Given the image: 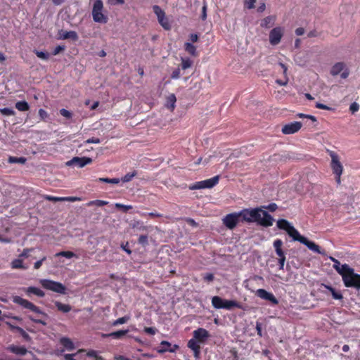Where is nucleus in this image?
Here are the masks:
<instances>
[{"label": "nucleus", "instance_id": "473e14b6", "mask_svg": "<svg viewBox=\"0 0 360 360\" xmlns=\"http://www.w3.org/2000/svg\"><path fill=\"white\" fill-rule=\"evenodd\" d=\"M55 305L58 311L64 313H68L71 310V306L69 304H63L60 302H55Z\"/></svg>", "mask_w": 360, "mask_h": 360}, {"label": "nucleus", "instance_id": "7c9ffc66", "mask_svg": "<svg viewBox=\"0 0 360 360\" xmlns=\"http://www.w3.org/2000/svg\"><path fill=\"white\" fill-rule=\"evenodd\" d=\"M15 108L19 111L25 112V111L29 110L30 105L27 101H18L15 103Z\"/></svg>", "mask_w": 360, "mask_h": 360}, {"label": "nucleus", "instance_id": "e433bc0d", "mask_svg": "<svg viewBox=\"0 0 360 360\" xmlns=\"http://www.w3.org/2000/svg\"><path fill=\"white\" fill-rule=\"evenodd\" d=\"M60 256L65 257L68 259H70L72 257H76V258L78 257L73 252H71V251H61V252L56 254V257H60Z\"/></svg>", "mask_w": 360, "mask_h": 360}, {"label": "nucleus", "instance_id": "58836bf2", "mask_svg": "<svg viewBox=\"0 0 360 360\" xmlns=\"http://www.w3.org/2000/svg\"><path fill=\"white\" fill-rule=\"evenodd\" d=\"M153 12L156 15L158 20L165 15V11L158 6H154L153 7Z\"/></svg>", "mask_w": 360, "mask_h": 360}, {"label": "nucleus", "instance_id": "13d9d810", "mask_svg": "<svg viewBox=\"0 0 360 360\" xmlns=\"http://www.w3.org/2000/svg\"><path fill=\"white\" fill-rule=\"evenodd\" d=\"M359 109V105L354 102L352 103L349 106V110L352 112V113H354L355 112L358 111Z\"/></svg>", "mask_w": 360, "mask_h": 360}, {"label": "nucleus", "instance_id": "4be33fe9", "mask_svg": "<svg viewBox=\"0 0 360 360\" xmlns=\"http://www.w3.org/2000/svg\"><path fill=\"white\" fill-rule=\"evenodd\" d=\"M276 20V15H269L262 20L260 26L264 28H270L274 25Z\"/></svg>", "mask_w": 360, "mask_h": 360}, {"label": "nucleus", "instance_id": "c85d7f7f", "mask_svg": "<svg viewBox=\"0 0 360 360\" xmlns=\"http://www.w3.org/2000/svg\"><path fill=\"white\" fill-rule=\"evenodd\" d=\"M354 271L353 269L349 266V265L345 264L340 266V269H337V271L342 276V279H344V276L349 275Z\"/></svg>", "mask_w": 360, "mask_h": 360}, {"label": "nucleus", "instance_id": "2f4dec72", "mask_svg": "<svg viewBox=\"0 0 360 360\" xmlns=\"http://www.w3.org/2000/svg\"><path fill=\"white\" fill-rule=\"evenodd\" d=\"M11 267L13 269H27V266L23 264V261L20 257L15 259L11 262Z\"/></svg>", "mask_w": 360, "mask_h": 360}, {"label": "nucleus", "instance_id": "9d476101", "mask_svg": "<svg viewBox=\"0 0 360 360\" xmlns=\"http://www.w3.org/2000/svg\"><path fill=\"white\" fill-rule=\"evenodd\" d=\"M342 281L345 285L347 288L360 289V274H355L354 271L349 275L344 276Z\"/></svg>", "mask_w": 360, "mask_h": 360}, {"label": "nucleus", "instance_id": "b1692460", "mask_svg": "<svg viewBox=\"0 0 360 360\" xmlns=\"http://www.w3.org/2000/svg\"><path fill=\"white\" fill-rule=\"evenodd\" d=\"M195 339L192 338L188 342V347L194 352V356H198L200 352V346Z\"/></svg>", "mask_w": 360, "mask_h": 360}, {"label": "nucleus", "instance_id": "0e129e2a", "mask_svg": "<svg viewBox=\"0 0 360 360\" xmlns=\"http://www.w3.org/2000/svg\"><path fill=\"white\" fill-rule=\"evenodd\" d=\"M203 278L205 281H206L207 282H211L214 280V276L213 274L207 273L203 276Z\"/></svg>", "mask_w": 360, "mask_h": 360}, {"label": "nucleus", "instance_id": "a18cd8bd", "mask_svg": "<svg viewBox=\"0 0 360 360\" xmlns=\"http://www.w3.org/2000/svg\"><path fill=\"white\" fill-rule=\"evenodd\" d=\"M86 356L89 357L94 358L95 360H104V359L101 356H99L98 354L97 351L93 349L88 351L86 353Z\"/></svg>", "mask_w": 360, "mask_h": 360}, {"label": "nucleus", "instance_id": "0eeeda50", "mask_svg": "<svg viewBox=\"0 0 360 360\" xmlns=\"http://www.w3.org/2000/svg\"><path fill=\"white\" fill-rule=\"evenodd\" d=\"M40 283L46 290L63 295L65 294V287L61 283L49 279H42L40 281Z\"/></svg>", "mask_w": 360, "mask_h": 360}, {"label": "nucleus", "instance_id": "393cba45", "mask_svg": "<svg viewBox=\"0 0 360 360\" xmlns=\"http://www.w3.org/2000/svg\"><path fill=\"white\" fill-rule=\"evenodd\" d=\"M273 246L278 257H283L285 256V254L282 248L283 241L281 239H276L274 241Z\"/></svg>", "mask_w": 360, "mask_h": 360}, {"label": "nucleus", "instance_id": "f3484780", "mask_svg": "<svg viewBox=\"0 0 360 360\" xmlns=\"http://www.w3.org/2000/svg\"><path fill=\"white\" fill-rule=\"evenodd\" d=\"M257 222L264 227H269L273 225L274 218L267 212L262 210L260 219Z\"/></svg>", "mask_w": 360, "mask_h": 360}, {"label": "nucleus", "instance_id": "774afa93", "mask_svg": "<svg viewBox=\"0 0 360 360\" xmlns=\"http://www.w3.org/2000/svg\"><path fill=\"white\" fill-rule=\"evenodd\" d=\"M278 206L276 203L272 202L270 203L267 207L266 209H268L270 212H274L277 210Z\"/></svg>", "mask_w": 360, "mask_h": 360}, {"label": "nucleus", "instance_id": "6e6552de", "mask_svg": "<svg viewBox=\"0 0 360 360\" xmlns=\"http://www.w3.org/2000/svg\"><path fill=\"white\" fill-rule=\"evenodd\" d=\"M327 152L331 158L330 167L333 173L334 174H342L343 166L340 161L339 155L333 150H328Z\"/></svg>", "mask_w": 360, "mask_h": 360}, {"label": "nucleus", "instance_id": "680f3d73", "mask_svg": "<svg viewBox=\"0 0 360 360\" xmlns=\"http://www.w3.org/2000/svg\"><path fill=\"white\" fill-rule=\"evenodd\" d=\"M180 75H181L180 74V69L179 68H176V69H175L172 72V73L171 75V77H172V79H178V78L180 77Z\"/></svg>", "mask_w": 360, "mask_h": 360}, {"label": "nucleus", "instance_id": "9b49d317", "mask_svg": "<svg viewBox=\"0 0 360 360\" xmlns=\"http://www.w3.org/2000/svg\"><path fill=\"white\" fill-rule=\"evenodd\" d=\"M342 72L340 77L342 79H346L349 75V70L346 67V65L343 62H338L335 63L330 71V73L333 76H337Z\"/></svg>", "mask_w": 360, "mask_h": 360}, {"label": "nucleus", "instance_id": "423d86ee", "mask_svg": "<svg viewBox=\"0 0 360 360\" xmlns=\"http://www.w3.org/2000/svg\"><path fill=\"white\" fill-rule=\"evenodd\" d=\"M219 181V176L217 175L212 178L195 182L194 184L189 186L190 190H198L204 188H212L215 186Z\"/></svg>", "mask_w": 360, "mask_h": 360}, {"label": "nucleus", "instance_id": "f8f14e48", "mask_svg": "<svg viewBox=\"0 0 360 360\" xmlns=\"http://www.w3.org/2000/svg\"><path fill=\"white\" fill-rule=\"evenodd\" d=\"M284 34V29L281 27H276L273 28L269 35V43L276 46L281 42V40Z\"/></svg>", "mask_w": 360, "mask_h": 360}, {"label": "nucleus", "instance_id": "69168bd1", "mask_svg": "<svg viewBox=\"0 0 360 360\" xmlns=\"http://www.w3.org/2000/svg\"><path fill=\"white\" fill-rule=\"evenodd\" d=\"M38 113H39V117L42 120H45L48 117L47 112L44 109H41V108L39 109Z\"/></svg>", "mask_w": 360, "mask_h": 360}, {"label": "nucleus", "instance_id": "f257e3e1", "mask_svg": "<svg viewBox=\"0 0 360 360\" xmlns=\"http://www.w3.org/2000/svg\"><path fill=\"white\" fill-rule=\"evenodd\" d=\"M92 18L94 22L102 24L108 22V17L103 12V1H95L92 9Z\"/></svg>", "mask_w": 360, "mask_h": 360}, {"label": "nucleus", "instance_id": "2eb2a0df", "mask_svg": "<svg viewBox=\"0 0 360 360\" xmlns=\"http://www.w3.org/2000/svg\"><path fill=\"white\" fill-rule=\"evenodd\" d=\"M302 127L300 122H294L284 125L281 131L283 134H292L300 131Z\"/></svg>", "mask_w": 360, "mask_h": 360}, {"label": "nucleus", "instance_id": "4d7b16f0", "mask_svg": "<svg viewBox=\"0 0 360 360\" xmlns=\"http://www.w3.org/2000/svg\"><path fill=\"white\" fill-rule=\"evenodd\" d=\"M28 318L34 323H40L43 326H46V322L42 319H36V318H34L32 317V316H29Z\"/></svg>", "mask_w": 360, "mask_h": 360}, {"label": "nucleus", "instance_id": "ddd939ff", "mask_svg": "<svg viewBox=\"0 0 360 360\" xmlns=\"http://www.w3.org/2000/svg\"><path fill=\"white\" fill-rule=\"evenodd\" d=\"M93 162L92 159L89 157H74L72 160L67 162V165H75L79 168H82L86 165L91 164Z\"/></svg>", "mask_w": 360, "mask_h": 360}, {"label": "nucleus", "instance_id": "a19ab883", "mask_svg": "<svg viewBox=\"0 0 360 360\" xmlns=\"http://www.w3.org/2000/svg\"><path fill=\"white\" fill-rule=\"evenodd\" d=\"M99 182H105L108 184H117L120 182V179L118 178H99L98 180Z\"/></svg>", "mask_w": 360, "mask_h": 360}, {"label": "nucleus", "instance_id": "49530a36", "mask_svg": "<svg viewBox=\"0 0 360 360\" xmlns=\"http://www.w3.org/2000/svg\"><path fill=\"white\" fill-rule=\"evenodd\" d=\"M84 349H79L76 353L74 354H66L64 355L65 360H76L74 357L76 356L79 353L84 352Z\"/></svg>", "mask_w": 360, "mask_h": 360}, {"label": "nucleus", "instance_id": "bf43d9fd", "mask_svg": "<svg viewBox=\"0 0 360 360\" xmlns=\"http://www.w3.org/2000/svg\"><path fill=\"white\" fill-rule=\"evenodd\" d=\"M144 331L145 333H146L147 334H149V335H155L157 332V329L155 328H153V327H146L144 328Z\"/></svg>", "mask_w": 360, "mask_h": 360}, {"label": "nucleus", "instance_id": "de8ad7c7", "mask_svg": "<svg viewBox=\"0 0 360 360\" xmlns=\"http://www.w3.org/2000/svg\"><path fill=\"white\" fill-rule=\"evenodd\" d=\"M138 243L143 246L148 245V238L147 235H141L138 239Z\"/></svg>", "mask_w": 360, "mask_h": 360}, {"label": "nucleus", "instance_id": "7ed1b4c3", "mask_svg": "<svg viewBox=\"0 0 360 360\" xmlns=\"http://www.w3.org/2000/svg\"><path fill=\"white\" fill-rule=\"evenodd\" d=\"M13 302L15 304H18L22 307L25 309H30V311L37 314H40L44 317H47V314L42 311L39 307L34 305L32 302L22 298L20 296H14L13 298Z\"/></svg>", "mask_w": 360, "mask_h": 360}, {"label": "nucleus", "instance_id": "c03bdc74", "mask_svg": "<svg viewBox=\"0 0 360 360\" xmlns=\"http://www.w3.org/2000/svg\"><path fill=\"white\" fill-rule=\"evenodd\" d=\"M129 320V316H124L120 317L113 321L112 326H116L117 325L124 324V323H127Z\"/></svg>", "mask_w": 360, "mask_h": 360}, {"label": "nucleus", "instance_id": "cd10ccee", "mask_svg": "<svg viewBox=\"0 0 360 360\" xmlns=\"http://www.w3.org/2000/svg\"><path fill=\"white\" fill-rule=\"evenodd\" d=\"M184 49L188 54H190L192 56L195 57L198 56L196 47L192 43L186 42L184 44Z\"/></svg>", "mask_w": 360, "mask_h": 360}, {"label": "nucleus", "instance_id": "c9c22d12", "mask_svg": "<svg viewBox=\"0 0 360 360\" xmlns=\"http://www.w3.org/2000/svg\"><path fill=\"white\" fill-rule=\"evenodd\" d=\"M136 175H137V172L136 170H134L132 172H129V173L126 174L123 177H122L120 181H122L123 183L129 182Z\"/></svg>", "mask_w": 360, "mask_h": 360}, {"label": "nucleus", "instance_id": "c756f323", "mask_svg": "<svg viewBox=\"0 0 360 360\" xmlns=\"http://www.w3.org/2000/svg\"><path fill=\"white\" fill-rule=\"evenodd\" d=\"M60 38L63 39H70L73 41H77L78 39V35L75 31H66L61 35Z\"/></svg>", "mask_w": 360, "mask_h": 360}, {"label": "nucleus", "instance_id": "052dcab7", "mask_svg": "<svg viewBox=\"0 0 360 360\" xmlns=\"http://www.w3.org/2000/svg\"><path fill=\"white\" fill-rule=\"evenodd\" d=\"M46 259V257H43L40 260L37 261L34 264V268L35 269H39L41 266L43 262H44Z\"/></svg>", "mask_w": 360, "mask_h": 360}, {"label": "nucleus", "instance_id": "79ce46f5", "mask_svg": "<svg viewBox=\"0 0 360 360\" xmlns=\"http://www.w3.org/2000/svg\"><path fill=\"white\" fill-rule=\"evenodd\" d=\"M34 53L36 56L43 60H48L49 58L50 54L48 52H44L38 50H34Z\"/></svg>", "mask_w": 360, "mask_h": 360}, {"label": "nucleus", "instance_id": "6e6d98bb", "mask_svg": "<svg viewBox=\"0 0 360 360\" xmlns=\"http://www.w3.org/2000/svg\"><path fill=\"white\" fill-rule=\"evenodd\" d=\"M60 114L68 119L72 117V113L69 110L64 108L60 110Z\"/></svg>", "mask_w": 360, "mask_h": 360}, {"label": "nucleus", "instance_id": "1a4fd4ad", "mask_svg": "<svg viewBox=\"0 0 360 360\" xmlns=\"http://www.w3.org/2000/svg\"><path fill=\"white\" fill-rule=\"evenodd\" d=\"M224 226L230 230L236 227L238 224L241 221L239 212H233L226 214L222 219Z\"/></svg>", "mask_w": 360, "mask_h": 360}, {"label": "nucleus", "instance_id": "603ef678", "mask_svg": "<svg viewBox=\"0 0 360 360\" xmlns=\"http://www.w3.org/2000/svg\"><path fill=\"white\" fill-rule=\"evenodd\" d=\"M34 248H25L22 252L19 255L20 258H27L30 256V252L33 251Z\"/></svg>", "mask_w": 360, "mask_h": 360}, {"label": "nucleus", "instance_id": "4c0bfd02", "mask_svg": "<svg viewBox=\"0 0 360 360\" xmlns=\"http://www.w3.org/2000/svg\"><path fill=\"white\" fill-rule=\"evenodd\" d=\"M129 332L128 330H120L111 333V338L114 339H121Z\"/></svg>", "mask_w": 360, "mask_h": 360}, {"label": "nucleus", "instance_id": "dca6fc26", "mask_svg": "<svg viewBox=\"0 0 360 360\" xmlns=\"http://www.w3.org/2000/svg\"><path fill=\"white\" fill-rule=\"evenodd\" d=\"M295 241H299L300 243L305 245L309 250L314 252L322 254L320 247L318 245L312 241L309 240L307 238L301 236L300 234Z\"/></svg>", "mask_w": 360, "mask_h": 360}, {"label": "nucleus", "instance_id": "09e8293b", "mask_svg": "<svg viewBox=\"0 0 360 360\" xmlns=\"http://www.w3.org/2000/svg\"><path fill=\"white\" fill-rule=\"evenodd\" d=\"M132 227L139 231H146L148 229L147 226H144L143 224L141 221L134 222L132 225Z\"/></svg>", "mask_w": 360, "mask_h": 360}, {"label": "nucleus", "instance_id": "6ab92c4d", "mask_svg": "<svg viewBox=\"0 0 360 360\" xmlns=\"http://www.w3.org/2000/svg\"><path fill=\"white\" fill-rule=\"evenodd\" d=\"M45 199H46L49 201H52V202H63V201L76 202V201L82 200L81 198L75 197V196L56 197V196H52V195H46Z\"/></svg>", "mask_w": 360, "mask_h": 360}, {"label": "nucleus", "instance_id": "412c9836", "mask_svg": "<svg viewBox=\"0 0 360 360\" xmlns=\"http://www.w3.org/2000/svg\"><path fill=\"white\" fill-rule=\"evenodd\" d=\"M321 287L324 288L326 290H321V292H323L326 295H328V291L331 293V295L333 299L335 300H342L343 298V296L342 293L340 291L335 290V288L331 287L330 285H328L326 284H321Z\"/></svg>", "mask_w": 360, "mask_h": 360}, {"label": "nucleus", "instance_id": "a878e982", "mask_svg": "<svg viewBox=\"0 0 360 360\" xmlns=\"http://www.w3.org/2000/svg\"><path fill=\"white\" fill-rule=\"evenodd\" d=\"M60 343L67 349L68 351H72L75 347L73 342L66 337H63L60 339Z\"/></svg>", "mask_w": 360, "mask_h": 360}, {"label": "nucleus", "instance_id": "39448f33", "mask_svg": "<svg viewBox=\"0 0 360 360\" xmlns=\"http://www.w3.org/2000/svg\"><path fill=\"white\" fill-rule=\"evenodd\" d=\"M276 225L279 229L285 231L294 241L297 239V237L300 234L299 231L286 219H278L276 222Z\"/></svg>", "mask_w": 360, "mask_h": 360}, {"label": "nucleus", "instance_id": "e2e57ef3", "mask_svg": "<svg viewBox=\"0 0 360 360\" xmlns=\"http://www.w3.org/2000/svg\"><path fill=\"white\" fill-rule=\"evenodd\" d=\"M128 245H129V243L128 242H127L126 243H122L121 244V248L128 255H131V250L129 248Z\"/></svg>", "mask_w": 360, "mask_h": 360}, {"label": "nucleus", "instance_id": "37998d69", "mask_svg": "<svg viewBox=\"0 0 360 360\" xmlns=\"http://www.w3.org/2000/svg\"><path fill=\"white\" fill-rule=\"evenodd\" d=\"M108 202L107 201L101 200H95L90 201L87 203V206H93L96 205L98 207H102L107 205Z\"/></svg>", "mask_w": 360, "mask_h": 360}, {"label": "nucleus", "instance_id": "5701e85b", "mask_svg": "<svg viewBox=\"0 0 360 360\" xmlns=\"http://www.w3.org/2000/svg\"><path fill=\"white\" fill-rule=\"evenodd\" d=\"M161 348L158 350V353L162 354L166 352H174L176 349L178 348L177 345L174 346V349L171 348V343L166 340H162L160 342Z\"/></svg>", "mask_w": 360, "mask_h": 360}, {"label": "nucleus", "instance_id": "f03ea898", "mask_svg": "<svg viewBox=\"0 0 360 360\" xmlns=\"http://www.w3.org/2000/svg\"><path fill=\"white\" fill-rule=\"evenodd\" d=\"M239 212L241 221L253 222L260 219V213L262 209L254 208V209H244Z\"/></svg>", "mask_w": 360, "mask_h": 360}, {"label": "nucleus", "instance_id": "bb28decb", "mask_svg": "<svg viewBox=\"0 0 360 360\" xmlns=\"http://www.w3.org/2000/svg\"><path fill=\"white\" fill-rule=\"evenodd\" d=\"M25 292L27 295L34 294L39 297H44L45 296L44 292L37 287H28L26 288Z\"/></svg>", "mask_w": 360, "mask_h": 360}, {"label": "nucleus", "instance_id": "f704fd0d", "mask_svg": "<svg viewBox=\"0 0 360 360\" xmlns=\"http://www.w3.org/2000/svg\"><path fill=\"white\" fill-rule=\"evenodd\" d=\"M181 67L182 70H186L193 65V60L188 58H181Z\"/></svg>", "mask_w": 360, "mask_h": 360}, {"label": "nucleus", "instance_id": "3c124183", "mask_svg": "<svg viewBox=\"0 0 360 360\" xmlns=\"http://www.w3.org/2000/svg\"><path fill=\"white\" fill-rule=\"evenodd\" d=\"M0 110L3 115H7V116L13 115L15 114L14 110L9 108H4L1 109Z\"/></svg>", "mask_w": 360, "mask_h": 360}, {"label": "nucleus", "instance_id": "a211bd4d", "mask_svg": "<svg viewBox=\"0 0 360 360\" xmlns=\"http://www.w3.org/2000/svg\"><path fill=\"white\" fill-rule=\"evenodd\" d=\"M193 338L199 342L203 343L209 338V332L202 328H199L195 330L193 333Z\"/></svg>", "mask_w": 360, "mask_h": 360}, {"label": "nucleus", "instance_id": "338daca9", "mask_svg": "<svg viewBox=\"0 0 360 360\" xmlns=\"http://www.w3.org/2000/svg\"><path fill=\"white\" fill-rule=\"evenodd\" d=\"M65 50V46H57L54 49H53V55H57L58 54L60 51Z\"/></svg>", "mask_w": 360, "mask_h": 360}, {"label": "nucleus", "instance_id": "5fc2aeb1", "mask_svg": "<svg viewBox=\"0 0 360 360\" xmlns=\"http://www.w3.org/2000/svg\"><path fill=\"white\" fill-rule=\"evenodd\" d=\"M297 117L299 118H308V119H310L312 122H316V117H314L313 115H306L304 113H298L297 115Z\"/></svg>", "mask_w": 360, "mask_h": 360}, {"label": "nucleus", "instance_id": "ea45409f", "mask_svg": "<svg viewBox=\"0 0 360 360\" xmlns=\"http://www.w3.org/2000/svg\"><path fill=\"white\" fill-rule=\"evenodd\" d=\"M25 162H26V159L23 157L17 158V157L10 156L8 158L9 163L24 164Z\"/></svg>", "mask_w": 360, "mask_h": 360}, {"label": "nucleus", "instance_id": "8fccbe9b", "mask_svg": "<svg viewBox=\"0 0 360 360\" xmlns=\"http://www.w3.org/2000/svg\"><path fill=\"white\" fill-rule=\"evenodd\" d=\"M16 331L18 332L25 340H30V336L22 328H16Z\"/></svg>", "mask_w": 360, "mask_h": 360}, {"label": "nucleus", "instance_id": "20e7f679", "mask_svg": "<svg viewBox=\"0 0 360 360\" xmlns=\"http://www.w3.org/2000/svg\"><path fill=\"white\" fill-rule=\"evenodd\" d=\"M212 304L215 309H225L228 310L239 307L236 301L224 300L219 296H214L212 298Z\"/></svg>", "mask_w": 360, "mask_h": 360}, {"label": "nucleus", "instance_id": "4468645a", "mask_svg": "<svg viewBox=\"0 0 360 360\" xmlns=\"http://www.w3.org/2000/svg\"><path fill=\"white\" fill-rule=\"evenodd\" d=\"M256 295L262 300L269 301L272 304L276 305L278 304V300L274 294L264 289H258L256 291Z\"/></svg>", "mask_w": 360, "mask_h": 360}, {"label": "nucleus", "instance_id": "aec40b11", "mask_svg": "<svg viewBox=\"0 0 360 360\" xmlns=\"http://www.w3.org/2000/svg\"><path fill=\"white\" fill-rule=\"evenodd\" d=\"M6 349L18 356H25L28 352V350L24 346H17L15 345H11L7 347Z\"/></svg>", "mask_w": 360, "mask_h": 360}, {"label": "nucleus", "instance_id": "72a5a7b5", "mask_svg": "<svg viewBox=\"0 0 360 360\" xmlns=\"http://www.w3.org/2000/svg\"><path fill=\"white\" fill-rule=\"evenodd\" d=\"M158 22L165 30H169L171 29V25L169 22L168 18L165 15L160 18L158 20Z\"/></svg>", "mask_w": 360, "mask_h": 360}, {"label": "nucleus", "instance_id": "864d4df0", "mask_svg": "<svg viewBox=\"0 0 360 360\" xmlns=\"http://www.w3.org/2000/svg\"><path fill=\"white\" fill-rule=\"evenodd\" d=\"M201 10L202 11H201L200 18L202 20H205L207 18V5L205 4V1L203 2Z\"/></svg>", "mask_w": 360, "mask_h": 360}]
</instances>
